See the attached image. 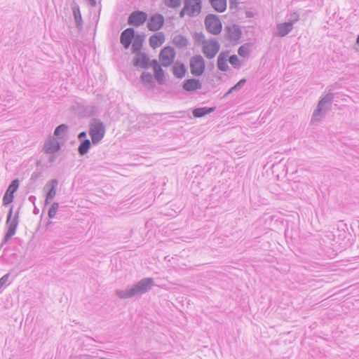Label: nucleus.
<instances>
[{"mask_svg":"<svg viewBox=\"0 0 359 359\" xmlns=\"http://www.w3.org/2000/svg\"><path fill=\"white\" fill-rule=\"evenodd\" d=\"M176 57V51L172 46H167L163 47L158 55L159 61L164 67L170 66Z\"/></svg>","mask_w":359,"mask_h":359,"instance_id":"obj_6","label":"nucleus"},{"mask_svg":"<svg viewBox=\"0 0 359 359\" xmlns=\"http://www.w3.org/2000/svg\"><path fill=\"white\" fill-rule=\"evenodd\" d=\"M137 32L133 27H128L124 29L120 36V43L125 49H128L131 46L133 39Z\"/></svg>","mask_w":359,"mask_h":359,"instance_id":"obj_15","label":"nucleus"},{"mask_svg":"<svg viewBox=\"0 0 359 359\" xmlns=\"http://www.w3.org/2000/svg\"><path fill=\"white\" fill-rule=\"evenodd\" d=\"M188 8V6L187 5L186 6H184V7L182 8V10L180 11V13H179V15H180V18H182L184 17V15L186 14L188 15V12L187 11V9Z\"/></svg>","mask_w":359,"mask_h":359,"instance_id":"obj_45","label":"nucleus"},{"mask_svg":"<svg viewBox=\"0 0 359 359\" xmlns=\"http://www.w3.org/2000/svg\"><path fill=\"white\" fill-rule=\"evenodd\" d=\"M239 2L238 0H229V9L233 10L236 8Z\"/></svg>","mask_w":359,"mask_h":359,"instance_id":"obj_44","label":"nucleus"},{"mask_svg":"<svg viewBox=\"0 0 359 359\" xmlns=\"http://www.w3.org/2000/svg\"><path fill=\"white\" fill-rule=\"evenodd\" d=\"M58 156V153H55L53 154H50L49 158H48V163H53L55 161L57 157Z\"/></svg>","mask_w":359,"mask_h":359,"instance_id":"obj_46","label":"nucleus"},{"mask_svg":"<svg viewBox=\"0 0 359 359\" xmlns=\"http://www.w3.org/2000/svg\"><path fill=\"white\" fill-rule=\"evenodd\" d=\"M89 5L92 7H95L97 4L96 0H87Z\"/></svg>","mask_w":359,"mask_h":359,"instance_id":"obj_48","label":"nucleus"},{"mask_svg":"<svg viewBox=\"0 0 359 359\" xmlns=\"http://www.w3.org/2000/svg\"><path fill=\"white\" fill-rule=\"evenodd\" d=\"M227 61H228V60L217 58V66L218 69L223 72H227L229 69L228 64H227Z\"/></svg>","mask_w":359,"mask_h":359,"instance_id":"obj_37","label":"nucleus"},{"mask_svg":"<svg viewBox=\"0 0 359 359\" xmlns=\"http://www.w3.org/2000/svg\"><path fill=\"white\" fill-rule=\"evenodd\" d=\"M58 182H59L57 179H52L48 181L44 186L43 190L46 191V198L44 200V207L43 208V212L44 211L45 208L49 205L54 199L56 195Z\"/></svg>","mask_w":359,"mask_h":359,"instance_id":"obj_9","label":"nucleus"},{"mask_svg":"<svg viewBox=\"0 0 359 359\" xmlns=\"http://www.w3.org/2000/svg\"><path fill=\"white\" fill-rule=\"evenodd\" d=\"M41 176V172H37V171H35L32 174V176H31V178H30V180L32 182H35L38 178H39Z\"/></svg>","mask_w":359,"mask_h":359,"instance_id":"obj_43","label":"nucleus"},{"mask_svg":"<svg viewBox=\"0 0 359 359\" xmlns=\"http://www.w3.org/2000/svg\"><path fill=\"white\" fill-rule=\"evenodd\" d=\"M20 209V208H18V209L16 210L14 215L13 218H12L13 213V205H11L10 207L6 222V224L8 226L7 231L4 235L1 243L0 244V248H2L4 245L7 243L11 239V238L15 234L19 223Z\"/></svg>","mask_w":359,"mask_h":359,"instance_id":"obj_3","label":"nucleus"},{"mask_svg":"<svg viewBox=\"0 0 359 359\" xmlns=\"http://www.w3.org/2000/svg\"><path fill=\"white\" fill-rule=\"evenodd\" d=\"M183 112H184V111H180L178 113L182 114V113H183Z\"/></svg>","mask_w":359,"mask_h":359,"instance_id":"obj_54","label":"nucleus"},{"mask_svg":"<svg viewBox=\"0 0 359 359\" xmlns=\"http://www.w3.org/2000/svg\"><path fill=\"white\" fill-rule=\"evenodd\" d=\"M72 10L76 23V27L79 30H81L83 29V19L79 6L76 2H74L72 5Z\"/></svg>","mask_w":359,"mask_h":359,"instance_id":"obj_24","label":"nucleus"},{"mask_svg":"<svg viewBox=\"0 0 359 359\" xmlns=\"http://www.w3.org/2000/svg\"><path fill=\"white\" fill-rule=\"evenodd\" d=\"M212 8L218 12L223 13L226 9V0H209Z\"/></svg>","mask_w":359,"mask_h":359,"instance_id":"obj_29","label":"nucleus"},{"mask_svg":"<svg viewBox=\"0 0 359 359\" xmlns=\"http://www.w3.org/2000/svg\"><path fill=\"white\" fill-rule=\"evenodd\" d=\"M190 71L194 76H201L205 72V62L201 55H196L190 59Z\"/></svg>","mask_w":359,"mask_h":359,"instance_id":"obj_7","label":"nucleus"},{"mask_svg":"<svg viewBox=\"0 0 359 359\" xmlns=\"http://www.w3.org/2000/svg\"><path fill=\"white\" fill-rule=\"evenodd\" d=\"M347 230V224L343 221H339L337 224V229L334 236H337L339 241H344L348 235Z\"/></svg>","mask_w":359,"mask_h":359,"instance_id":"obj_25","label":"nucleus"},{"mask_svg":"<svg viewBox=\"0 0 359 359\" xmlns=\"http://www.w3.org/2000/svg\"><path fill=\"white\" fill-rule=\"evenodd\" d=\"M204 23L206 30L212 34L217 35L222 32V22L219 18L215 14H208L205 17Z\"/></svg>","mask_w":359,"mask_h":359,"instance_id":"obj_5","label":"nucleus"},{"mask_svg":"<svg viewBox=\"0 0 359 359\" xmlns=\"http://www.w3.org/2000/svg\"><path fill=\"white\" fill-rule=\"evenodd\" d=\"M20 186V181L18 179H14L11 181V182L9 184L7 189L6 191L14 195V194L18 191Z\"/></svg>","mask_w":359,"mask_h":359,"instance_id":"obj_34","label":"nucleus"},{"mask_svg":"<svg viewBox=\"0 0 359 359\" xmlns=\"http://www.w3.org/2000/svg\"><path fill=\"white\" fill-rule=\"evenodd\" d=\"M165 38L164 33L162 32H158L152 34L149 37V43L152 48H156L160 47L165 42Z\"/></svg>","mask_w":359,"mask_h":359,"instance_id":"obj_21","label":"nucleus"},{"mask_svg":"<svg viewBox=\"0 0 359 359\" xmlns=\"http://www.w3.org/2000/svg\"><path fill=\"white\" fill-rule=\"evenodd\" d=\"M88 133L94 145L97 144L104 137L105 126L99 118H93L89 124Z\"/></svg>","mask_w":359,"mask_h":359,"instance_id":"obj_4","label":"nucleus"},{"mask_svg":"<svg viewBox=\"0 0 359 359\" xmlns=\"http://www.w3.org/2000/svg\"><path fill=\"white\" fill-rule=\"evenodd\" d=\"M299 20V14L297 12H292L290 15L287 22H290L292 26Z\"/></svg>","mask_w":359,"mask_h":359,"instance_id":"obj_41","label":"nucleus"},{"mask_svg":"<svg viewBox=\"0 0 359 359\" xmlns=\"http://www.w3.org/2000/svg\"><path fill=\"white\" fill-rule=\"evenodd\" d=\"M144 39L145 35L144 34H139L138 32L137 33L131 43V50L133 54L142 52V49L143 47Z\"/></svg>","mask_w":359,"mask_h":359,"instance_id":"obj_20","label":"nucleus"},{"mask_svg":"<svg viewBox=\"0 0 359 359\" xmlns=\"http://www.w3.org/2000/svg\"><path fill=\"white\" fill-rule=\"evenodd\" d=\"M251 43H245L241 46L238 49V54L242 57H247L250 53Z\"/></svg>","mask_w":359,"mask_h":359,"instance_id":"obj_32","label":"nucleus"},{"mask_svg":"<svg viewBox=\"0 0 359 359\" xmlns=\"http://www.w3.org/2000/svg\"><path fill=\"white\" fill-rule=\"evenodd\" d=\"M228 57L229 58V50L222 51L217 57L218 59H224V60H227Z\"/></svg>","mask_w":359,"mask_h":359,"instance_id":"obj_42","label":"nucleus"},{"mask_svg":"<svg viewBox=\"0 0 359 359\" xmlns=\"http://www.w3.org/2000/svg\"><path fill=\"white\" fill-rule=\"evenodd\" d=\"M140 81L147 86H154V81L152 74L148 72H143L140 77Z\"/></svg>","mask_w":359,"mask_h":359,"instance_id":"obj_31","label":"nucleus"},{"mask_svg":"<svg viewBox=\"0 0 359 359\" xmlns=\"http://www.w3.org/2000/svg\"><path fill=\"white\" fill-rule=\"evenodd\" d=\"M334 95L333 93H328L320 97L317 107L311 116V123H317L322 121L330 110L331 105L334 101Z\"/></svg>","mask_w":359,"mask_h":359,"instance_id":"obj_2","label":"nucleus"},{"mask_svg":"<svg viewBox=\"0 0 359 359\" xmlns=\"http://www.w3.org/2000/svg\"><path fill=\"white\" fill-rule=\"evenodd\" d=\"M161 67L163 66L161 64H159L157 60H151L150 67H152L154 70V78L156 82L160 85H163L165 81V72Z\"/></svg>","mask_w":359,"mask_h":359,"instance_id":"obj_16","label":"nucleus"},{"mask_svg":"<svg viewBox=\"0 0 359 359\" xmlns=\"http://www.w3.org/2000/svg\"><path fill=\"white\" fill-rule=\"evenodd\" d=\"M187 5L188 6L187 11L189 17H195L201 11V0H184V6H186Z\"/></svg>","mask_w":359,"mask_h":359,"instance_id":"obj_18","label":"nucleus"},{"mask_svg":"<svg viewBox=\"0 0 359 359\" xmlns=\"http://www.w3.org/2000/svg\"><path fill=\"white\" fill-rule=\"evenodd\" d=\"M245 16L246 18H253L254 17V13L252 12V11H247L245 12Z\"/></svg>","mask_w":359,"mask_h":359,"instance_id":"obj_49","label":"nucleus"},{"mask_svg":"<svg viewBox=\"0 0 359 359\" xmlns=\"http://www.w3.org/2000/svg\"><path fill=\"white\" fill-rule=\"evenodd\" d=\"M166 113H154L149 115V121L152 125H156L160 120L165 119L164 116Z\"/></svg>","mask_w":359,"mask_h":359,"instance_id":"obj_33","label":"nucleus"},{"mask_svg":"<svg viewBox=\"0 0 359 359\" xmlns=\"http://www.w3.org/2000/svg\"><path fill=\"white\" fill-rule=\"evenodd\" d=\"M293 29V26L287 21L277 25V36L283 37L287 35Z\"/></svg>","mask_w":359,"mask_h":359,"instance_id":"obj_26","label":"nucleus"},{"mask_svg":"<svg viewBox=\"0 0 359 359\" xmlns=\"http://www.w3.org/2000/svg\"><path fill=\"white\" fill-rule=\"evenodd\" d=\"M33 213L34 215H38L39 213V209L34 205V208L33 210Z\"/></svg>","mask_w":359,"mask_h":359,"instance_id":"obj_50","label":"nucleus"},{"mask_svg":"<svg viewBox=\"0 0 359 359\" xmlns=\"http://www.w3.org/2000/svg\"><path fill=\"white\" fill-rule=\"evenodd\" d=\"M153 278L147 277L133 284L126 290L116 289L114 291L116 296L121 299H131L148 292L154 285Z\"/></svg>","mask_w":359,"mask_h":359,"instance_id":"obj_1","label":"nucleus"},{"mask_svg":"<svg viewBox=\"0 0 359 359\" xmlns=\"http://www.w3.org/2000/svg\"><path fill=\"white\" fill-rule=\"evenodd\" d=\"M224 32L225 39L230 41L231 42H234L235 43H239V41L243 35L241 28L237 24L226 25L224 27Z\"/></svg>","mask_w":359,"mask_h":359,"instance_id":"obj_10","label":"nucleus"},{"mask_svg":"<svg viewBox=\"0 0 359 359\" xmlns=\"http://www.w3.org/2000/svg\"><path fill=\"white\" fill-rule=\"evenodd\" d=\"M247 82V79L245 78H243L239 80L235 85L231 87L228 91L224 95L223 97H227L230 94H232L235 92L239 91Z\"/></svg>","mask_w":359,"mask_h":359,"instance_id":"obj_30","label":"nucleus"},{"mask_svg":"<svg viewBox=\"0 0 359 359\" xmlns=\"http://www.w3.org/2000/svg\"><path fill=\"white\" fill-rule=\"evenodd\" d=\"M210 67H211V69H214L215 66H214V63L213 62H211L210 64Z\"/></svg>","mask_w":359,"mask_h":359,"instance_id":"obj_52","label":"nucleus"},{"mask_svg":"<svg viewBox=\"0 0 359 359\" xmlns=\"http://www.w3.org/2000/svg\"><path fill=\"white\" fill-rule=\"evenodd\" d=\"M172 43L178 48H184L188 46L189 40L187 36L177 34L173 37Z\"/></svg>","mask_w":359,"mask_h":359,"instance_id":"obj_28","label":"nucleus"},{"mask_svg":"<svg viewBox=\"0 0 359 359\" xmlns=\"http://www.w3.org/2000/svg\"><path fill=\"white\" fill-rule=\"evenodd\" d=\"M61 147L62 144L60 143L55 137H50L45 142L43 147V151L48 154H53L55 153H58L60 151Z\"/></svg>","mask_w":359,"mask_h":359,"instance_id":"obj_17","label":"nucleus"},{"mask_svg":"<svg viewBox=\"0 0 359 359\" xmlns=\"http://www.w3.org/2000/svg\"><path fill=\"white\" fill-rule=\"evenodd\" d=\"M50 224H51V222H50V221H48V222H47V224H46V226H48V225H50Z\"/></svg>","mask_w":359,"mask_h":359,"instance_id":"obj_53","label":"nucleus"},{"mask_svg":"<svg viewBox=\"0 0 359 359\" xmlns=\"http://www.w3.org/2000/svg\"><path fill=\"white\" fill-rule=\"evenodd\" d=\"M147 21L148 29L151 32H157L163 27L165 18L162 14L156 13L151 15L149 19L147 18Z\"/></svg>","mask_w":359,"mask_h":359,"instance_id":"obj_13","label":"nucleus"},{"mask_svg":"<svg viewBox=\"0 0 359 359\" xmlns=\"http://www.w3.org/2000/svg\"><path fill=\"white\" fill-rule=\"evenodd\" d=\"M202 88V83L199 79L191 78L185 79L182 83V88L187 92H193L200 90Z\"/></svg>","mask_w":359,"mask_h":359,"instance_id":"obj_19","label":"nucleus"},{"mask_svg":"<svg viewBox=\"0 0 359 359\" xmlns=\"http://www.w3.org/2000/svg\"><path fill=\"white\" fill-rule=\"evenodd\" d=\"M77 138L80 143L77 149L78 153L81 156H83L88 153L93 144L92 140L90 141V139L88 138L86 131L80 132L78 134Z\"/></svg>","mask_w":359,"mask_h":359,"instance_id":"obj_12","label":"nucleus"},{"mask_svg":"<svg viewBox=\"0 0 359 359\" xmlns=\"http://www.w3.org/2000/svg\"><path fill=\"white\" fill-rule=\"evenodd\" d=\"M69 130V126L62 123L57 126L54 130V136L59 140H65Z\"/></svg>","mask_w":359,"mask_h":359,"instance_id":"obj_27","label":"nucleus"},{"mask_svg":"<svg viewBox=\"0 0 359 359\" xmlns=\"http://www.w3.org/2000/svg\"><path fill=\"white\" fill-rule=\"evenodd\" d=\"M356 44H358L359 46V34L358 35L357 39H356Z\"/></svg>","mask_w":359,"mask_h":359,"instance_id":"obj_51","label":"nucleus"},{"mask_svg":"<svg viewBox=\"0 0 359 359\" xmlns=\"http://www.w3.org/2000/svg\"><path fill=\"white\" fill-rule=\"evenodd\" d=\"M28 200L34 204V205H35V202H36V198L35 196H33V195H31L29 196L28 198Z\"/></svg>","mask_w":359,"mask_h":359,"instance_id":"obj_47","label":"nucleus"},{"mask_svg":"<svg viewBox=\"0 0 359 359\" xmlns=\"http://www.w3.org/2000/svg\"><path fill=\"white\" fill-rule=\"evenodd\" d=\"M148 15L142 11H134L128 18V24L133 27H140L143 25L147 20Z\"/></svg>","mask_w":359,"mask_h":359,"instance_id":"obj_11","label":"nucleus"},{"mask_svg":"<svg viewBox=\"0 0 359 359\" xmlns=\"http://www.w3.org/2000/svg\"><path fill=\"white\" fill-rule=\"evenodd\" d=\"M220 44L218 41L215 39L208 40L202 47V52L204 55L209 60L213 59L219 51Z\"/></svg>","mask_w":359,"mask_h":359,"instance_id":"obj_8","label":"nucleus"},{"mask_svg":"<svg viewBox=\"0 0 359 359\" xmlns=\"http://www.w3.org/2000/svg\"><path fill=\"white\" fill-rule=\"evenodd\" d=\"M59 209V203L57 202H53L48 210V217L49 219H53Z\"/></svg>","mask_w":359,"mask_h":359,"instance_id":"obj_35","label":"nucleus"},{"mask_svg":"<svg viewBox=\"0 0 359 359\" xmlns=\"http://www.w3.org/2000/svg\"><path fill=\"white\" fill-rule=\"evenodd\" d=\"M164 4L172 9L179 8L182 4V0H163Z\"/></svg>","mask_w":359,"mask_h":359,"instance_id":"obj_36","label":"nucleus"},{"mask_svg":"<svg viewBox=\"0 0 359 359\" xmlns=\"http://www.w3.org/2000/svg\"><path fill=\"white\" fill-rule=\"evenodd\" d=\"M14 199V195L10 194L7 191H5L4 195L3 196V205L8 206L11 203H13Z\"/></svg>","mask_w":359,"mask_h":359,"instance_id":"obj_40","label":"nucleus"},{"mask_svg":"<svg viewBox=\"0 0 359 359\" xmlns=\"http://www.w3.org/2000/svg\"><path fill=\"white\" fill-rule=\"evenodd\" d=\"M229 62L235 69H240L241 66V61L236 55L229 56Z\"/></svg>","mask_w":359,"mask_h":359,"instance_id":"obj_39","label":"nucleus"},{"mask_svg":"<svg viewBox=\"0 0 359 359\" xmlns=\"http://www.w3.org/2000/svg\"><path fill=\"white\" fill-rule=\"evenodd\" d=\"M194 39L196 43L203 45L208 40L205 39V35L203 32H195L194 36Z\"/></svg>","mask_w":359,"mask_h":359,"instance_id":"obj_38","label":"nucleus"},{"mask_svg":"<svg viewBox=\"0 0 359 359\" xmlns=\"http://www.w3.org/2000/svg\"><path fill=\"white\" fill-rule=\"evenodd\" d=\"M134 54L135 56L133 59L132 63L135 67L143 69H148L150 68L151 60H150L149 55L146 53L141 52Z\"/></svg>","mask_w":359,"mask_h":359,"instance_id":"obj_14","label":"nucleus"},{"mask_svg":"<svg viewBox=\"0 0 359 359\" xmlns=\"http://www.w3.org/2000/svg\"><path fill=\"white\" fill-rule=\"evenodd\" d=\"M172 72L176 78L182 79L187 73V68L183 62L176 61L172 67Z\"/></svg>","mask_w":359,"mask_h":359,"instance_id":"obj_22","label":"nucleus"},{"mask_svg":"<svg viewBox=\"0 0 359 359\" xmlns=\"http://www.w3.org/2000/svg\"><path fill=\"white\" fill-rule=\"evenodd\" d=\"M216 109V107H195L192 110V115L194 118H203L205 116L208 114H210L212 112H214Z\"/></svg>","mask_w":359,"mask_h":359,"instance_id":"obj_23","label":"nucleus"}]
</instances>
